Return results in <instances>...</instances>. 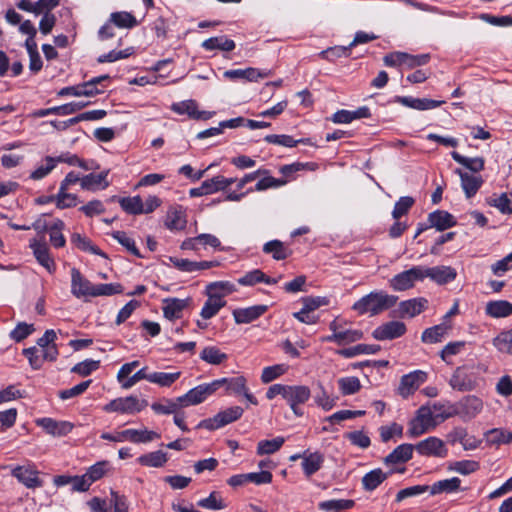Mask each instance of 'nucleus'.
Instances as JSON below:
<instances>
[{
    "instance_id": "37998d69",
    "label": "nucleus",
    "mask_w": 512,
    "mask_h": 512,
    "mask_svg": "<svg viewBox=\"0 0 512 512\" xmlns=\"http://www.w3.org/2000/svg\"><path fill=\"white\" fill-rule=\"evenodd\" d=\"M454 441H458L463 446L464 450H474L481 443V440L477 439L473 435L468 434L464 428L455 429Z\"/></svg>"
},
{
    "instance_id": "e433bc0d",
    "label": "nucleus",
    "mask_w": 512,
    "mask_h": 512,
    "mask_svg": "<svg viewBox=\"0 0 512 512\" xmlns=\"http://www.w3.org/2000/svg\"><path fill=\"white\" fill-rule=\"evenodd\" d=\"M207 295L208 299L205 302L200 313L203 319H210L214 317L219 312V310L226 304V302L220 299L219 297L213 296L210 293H207Z\"/></svg>"
},
{
    "instance_id": "423d86ee",
    "label": "nucleus",
    "mask_w": 512,
    "mask_h": 512,
    "mask_svg": "<svg viewBox=\"0 0 512 512\" xmlns=\"http://www.w3.org/2000/svg\"><path fill=\"white\" fill-rule=\"evenodd\" d=\"M415 281H423L421 266H413L412 268L395 275L390 279L389 283L393 290L405 291L412 288Z\"/></svg>"
},
{
    "instance_id": "052dcab7",
    "label": "nucleus",
    "mask_w": 512,
    "mask_h": 512,
    "mask_svg": "<svg viewBox=\"0 0 512 512\" xmlns=\"http://www.w3.org/2000/svg\"><path fill=\"white\" fill-rule=\"evenodd\" d=\"M123 292V287L119 283H106L96 284L94 290V296H112Z\"/></svg>"
},
{
    "instance_id": "a19ab883",
    "label": "nucleus",
    "mask_w": 512,
    "mask_h": 512,
    "mask_svg": "<svg viewBox=\"0 0 512 512\" xmlns=\"http://www.w3.org/2000/svg\"><path fill=\"white\" fill-rule=\"evenodd\" d=\"M164 403L155 402L151 405L152 410L157 414H175L180 408H183L182 402H179V397L176 399H163Z\"/></svg>"
},
{
    "instance_id": "bb28decb",
    "label": "nucleus",
    "mask_w": 512,
    "mask_h": 512,
    "mask_svg": "<svg viewBox=\"0 0 512 512\" xmlns=\"http://www.w3.org/2000/svg\"><path fill=\"white\" fill-rule=\"evenodd\" d=\"M324 462V457L319 452H313L310 453L308 451H305L302 454V469L304 471V474L307 477L312 476L314 473H316L321 467Z\"/></svg>"
},
{
    "instance_id": "5701e85b",
    "label": "nucleus",
    "mask_w": 512,
    "mask_h": 512,
    "mask_svg": "<svg viewBox=\"0 0 512 512\" xmlns=\"http://www.w3.org/2000/svg\"><path fill=\"white\" fill-rule=\"evenodd\" d=\"M110 170H104L99 174L90 173L81 178V188L84 190L94 191L97 188L105 189L110 183L107 180Z\"/></svg>"
},
{
    "instance_id": "338daca9",
    "label": "nucleus",
    "mask_w": 512,
    "mask_h": 512,
    "mask_svg": "<svg viewBox=\"0 0 512 512\" xmlns=\"http://www.w3.org/2000/svg\"><path fill=\"white\" fill-rule=\"evenodd\" d=\"M351 47L348 46H335L330 47L320 53L322 58L333 61L335 58L348 57L350 55Z\"/></svg>"
},
{
    "instance_id": "6e6552de",
    "label": "nucleus",
    "mask_w": 512,
    "mask_h": 512,
    "mask_svg": "<svg viewBox=\"0 0 512 512\" xmlns=\"http://www.w3.org/2000/svg\"><path fill=\"white\" fill-rule=\"evenodd\" d=\"M95 285L92 284L77 268L71 269V293L76 298L93 297Z\"/></svg>"
},
{
    "instance_id": "2eb2a0df",
    "label": "nucleus",
    "mask_w": 512,
    "mask_h": 512,
    "mask_svg": "<svg viewBox=\"0 0 512 512\" xmlns=\"http://www.w3.org/2000/svg\"><path fill=\"white\" fill-rule=\"evenodd\" d=\"M427 304H428L427 299H425L423 297L413 298V299H409L406 301H402L399 303V306L397 309L398 317H400V318L415 317L427 308Z\"/></svg>"
},
{
    "instance_id": "20e7f679",
    "label": "nucleus",
    "mask_w": 512,
    "mask_h": 512,
    "mask_svg": "<svg viewBox=\"0 0 512 512\" xmlns=\"http://www.w3.org/2000/svg\"><path fill=\"white\" fill-rule=\"evenodd\" d=\"M422 280L429 278L438 285H445L454 281L457 277L455 268L446 265L433 267L421 266Z\"/></svg>"
},
{
    "instance_id": "7c9ffc66",
    "label": "nucleus",
    "mask_w": 512,
    "mask_h": 512,
    "mask_svg": "<svg viewBox=\"0 0 512 512\" xmlns=\"http://www.w3.org/2000/svg\"><path fill=\"white\" fill-rule=\"evenodd\" d=\"M71 242L82 251L89 252L94 255H99L104 258L107 257V255L100 248L94 245L89 238L79 233H73L71 235Z\"/></svg>"
},
{
    "instance_id": "6ab92c4d",
    "label": "nucleus",
    "mask_w": 512,
    "mask_h": 512,
    "mask_svg": "<svg viewBox=\"0 0 512 512\" xmlns=\"http://www.w3.org/2000/svg\"><path fill=\"white\" fill-rule=\"evenodd\" d=\"M429 227L444 231L457 224L455 217L447 211L436 210L428 215Z\"/></svg>"
},
{
    "instance_id": "603ef678",
    "label": "nucleus",
    "mask_w": 512,
    "mask_h": 512,
    "mask_svg": "<svg viewBox=\"0 0 512 512\" xmlns=\"http://www.w3.org/2000/svg\"><path fill=\"white\" fill-rule=\"evenodd\" d=\"M285 439L283 437H276L272 440H262L257 445L258 455H269L277 452L284 444Z\"/></svg>"
},
{
    "instance_id": "de8ad7c7",
    "label": "nucleus",
    "mask_w": 512,
    "mask_h": 512,
    "mask_svg": "<svg viewBox=\"0 0 512 512\" xmlns=\"http://www.w3.org/2000/svg\"><path fill=\"white\" fill-rule=\"evenodd\" d=\"M110 23L119 28H133L137 25V20L129 12H114L110 15Z\"/></svg>"
},
{
    "instance_id": "58836bf2",
    "label": "nucleus",
    "mask_w": 512,
    "mask_h": 512,
    "mask_svg": "<svg viewBox=\"0 0 512 512\" xmlns=\"http://www.w3.org/2000/svg\"><path fill=\"white\" fill-rule=\"evenodd\" d=\"M181 376V372L165 373L153 372L149 373L148 381L161 387H171Z\"/></svg>"
},
{
    "instance_id": "39448f33",
    "label": "nucleus",
    "mask_w": 512,
    "mask_h": 512,
    "mask_svg": "<svg viewBox=\"0 0 512 512\" xmlns=\"http://www.w3.org/2000/svg\"><path fill=\"white\" fill-rule=\"evenodd\" d=\"M311 395L309 387L304 385H287L284 399L289 404L296 416H302L303 411L299 408L300 404H304Z\"/></svg>"
},
{
    "instance_id": "b1692460",
    "label": "nucleus",
    "mask_w": 512,
    "mask_h": 512,
    "mask_svg": "<svg viewBox=\"0 0 512 512\" xmlns=\"http://www.w3.org/2000/svg\"><path fill=\"white\" fill-rule=\"evenodd\" d=\"M456 173L460 176L461 186L465 192L467 198L473 197L483 183L481 176L471 175L467 172H463L460 169L456 170Z\"/></svg>"
},
{
    "instance_id": "c03bdc74",
    "label": "nucleus",
    "mask_w": 512,
    "mask_h": 512,
    "mask_svg": "<svg viewBox=\"0 0 512 512\" xmlns=\"http://www.w3.org/2000/svg\"><path fill=\"white\" fill-rule=\"evenodd\" d=\"M355 501L351 499H333L323 501L318 504V507L322 511H341L353 508Z\"/></svg>"
},
{
    "instance_id": "9b49d317",
    "label": "nucleus",
    "mask_w": 512,
    "mask_h": 512,
    "mask_svg": "<svg viewBox=\"0 0 512 512\" xmlns=\"http://www.w3.org/2000/svg\"><path fill=\"white\" fill-rule=\"evenodd\" d=\"M452 389L460 392L472 391L476 387V381L466 367H457L453 372L450 381Z\"/></svg>"
},
{
    "instance_id": "dca6fc26",
    "label": "nucleus",
    "mask_w": 512,
    "mask_h": 512,
    "mask_svg": "<svg viewBox=\"0 0 512 512\" xmlns=\"http://www.w3.org/2000/svg\"><path fill=\"white\" fill-rule=\"evenodd\" d=\"M406 469L390 470L389 472H383L382 469L377 468L366 473L362 478V486L366 491L375 490L380 484H382L392 473L399 472L403 473Z\"/></svg>"
},
{
    "instance_id": "0eeeda50",
    "label": "nucleus",
    "mask_w": 512,
    "mask_h": 512,
    "mask_svg": "<svg viewBox=\"0 0 512 512\" xmlns=\"http://www.w3.org/2000/svg\"><path fill=\"white\" fill-rule=\"evenodd\" d=\"M414 449L421 456L425 457L444 458L448 453L444 441L434 436H430L418 442L416 445H414Z\"/></svg>"
},
{
    "instance_id": "7ed1b4c3",
    "label": "nucleus",
    "mask_w": 512,
    "mask_h": 512,
    "mask_svg": "<svg viewBox=\"0 0 512 512\" xmlns=\"http://www.w3.org/2000/svg\"><path fill=\"white\" fill-rule=\"evenodd\" d=\"M148 405L146 400H139L136 396L120 397L110 401L104 406L106 412H119L122 414H135Z\"/></svg>"
},
{
    "instance_id": "ddd939ff",
    "label": "nucleus",
    "mask_w": 512,
    "mask_h": 512,
    "mask_svg": "<svg viewBox=\"0 0 512 512\" xmlns=\"http://www.w3.org/2000/svg\"><path fill=\"white\" fill-rule=\"evenodd\" d=\"M425 374L422 371H415L409 374L403 375L400 380L398 387V393L407 398L413 394L419 386L424 382Z\"/></svg>"
},
{
    "instance_id": "4be33fe9",
    "label": "nucleus",
    "mask_w": 512,
    "mask_h": 512,
    "mask_svg": "<svg viewBox=\"0 0 512 512\" xmlns=\"http://www.w3.org/2000/svg\"><path fill=\"white\" fill-rule=\"evenodd\" d=\"M414 445L412 444H401L397 446L389 455H387L383 462L385 465L402 464L408 462L414 451Z\"/></svg>"
},
{
    "instance_id": "412c9836",
    "label": "nucleus",
    "mask_w": 512,
    "mask_h": 512,
    "mask_svg": "<svg viewBox=\"0 0 512 512\" xmlns=\"http://www.w3.org/2000/svg\"><path fill=\"white\" fill-rule=\"evenodd\" d=\"M30 247L32 248L37 261L52 273L55 270V262L49 254V249L46 243H41L34 239L30 242Z\"/></svg>"
},
{
    "instance_id": "a878e982",
    "label": "nucleus",
    "mask_w": 512,
    "mask_h": 512,
    "mask_svg": "<svg viewBox=\"0 0 512 512\" xmlns=\"http://www.w3.org/2000/svg\"><path fill=\"white\" fill-rule=\"evenodd\" d=\"M212 385L215 387V392L221 387H225L227 392L241 394L242 391H245L246 379L244 376L221 378L212 381Z\"/></svg>"
},
{
    "instance_id": "f03ea898",
    "label": "nucleus",
    "mask_w": 512,
    "mask_h": 512,
    "mask_svg": "<svg viewBox=\"0 0 512 512\" xmlns=\"http://www.w3.org/2000/svg\"><path fill=\"white\" fill-rule=\"evenodd\" d=\"M243 412L244 410L240 406L229 407L220 411L212 418L200 421L197 428H204L210 431L219 429L238 420L243 415Z\"/></svg>"
},
{
    "instance_id": "e2e57ef3",
    "label": "nucleus",
    "mask_w": 512,
    "mask_h": 512,
    "mask_svg": "<svg viewBox=\"0 0 512 512\" xmlns=\"http://www.w3.org/2000/svg\"><path fill=\"white\" fill-rule=\"evenodd\" d=\"M134 53V49L132 47L126 48L124 50L115 51L112 50L107 54H103L98 57V63H106V62H115L117 60L126 59Z\"/></svg>"
},
{
    "instance_id": "1a4fd4ad",
    "label": "nucleus",
    "mask_w": 512,
    "mask_h": 512,
    "mask_svg": "<svg viewBox=\"0 0 512 512\" xmlns=\"http://www.w3.org/2000/svg\"><path fill=\"white\" fill-rule=\"evenodd\" d=\"M215 393V387L211 383H205L190 389L186 394L179 397L183 407L197 405L206 400V398Z\"/></svg>"
},
{
    "instance_id": "9d476101",
    "label": "nucleus",
    "mask_w": 512,
    "mask_h": 512,
    "mask_svg": "<svg viewBox=\"0 0 512 512\" xmlns=\"http://www.w3.org/2000/svg\"><path fill=\"white\" fill-rule=\"evenodd\" d=\"M406 332V325L400 321H389L378 326L372 333L374 339L379 341L393 340Z\"/></svg>"
},
{
    "instance_id": "8fccbe9b",
    "label": "nucleus",
    "mask_w": 512,
    "mask_h": 512,
    "mask_svg": "<svg viewBox=\"0 0 512 512\" xmlns=\"http://www.w3.org/2000/svg\"><path fill=\"white\" fill-rule=\"evenodd\" d=\"M264 140L267 143L281 145V146H285V147H295L299 143L306 144L309 142V139L295 140V139H293L292 136L284 135V134L283 135L270 134V135L265 136Z\"/></svg>"
},
{
    "instance_id": "5fc2aeb1",
    "label": "nucleus",
    "mask_w": 512,
    "mask_h": 512,
    "mask_svg": "<svg viewBox=\"0 0 512 512\" xmlns=\"http://www.w3.org/2000/svg\"><path fill=\"white\" fill-rule=\"evenodd\" d=\"M112 237L117 240L122 246H124L132 255L137 258H143L144 256L140 253L136 247L135 241L127 236L124 231H115L112 233Z\"/></svg>"
},
{
    "instance_id": "f704fd0d",
    "label": "nucleus",
    "mask_w": 512,
    "mask_h": 512,
    "mask_svg": "<svg viewBox=\"0 0 512 512\" xmlns=\"http://www.w3.org/2000/svg\"><path fill=\"white\" fill-rule=\"evenodd\" d=\"M202 47L206 50L218 49L228 52L235 49V42L224 36L211 37L202 42Z\"/></svg>"
},
{
    "instance_id": "4d7b16f0",
    "label": "nucleus",
    "mask_w": 512,
    "mask_h": 512,
    "mask_svg": "<svg viewBox=\"0 0 512 512\" xmlns=\"http://www.w3.org/2000/svg\"><path fill=\"white\" fill-rule=\"evenodd\" d=\"M338 385L343 395H352L361 389V383L357 377L340 378L338 380Z\"/></svg>"
},
{
    "instance_id": "c85d7f7f",
    "label": "nucleus",
    "mask_w": 512,
    "mask_h": 512,
    "mask_svg": "<svg viewBox=\"0 0 512 512\" xmlns=\"http://www.w3.org/2000/svg\"><path fill=\"white\" fill-rule=\"evenodd\" d=\"M461 480L458 477L440 480L429 486V494L435 496L441 493H453L460 489Z\"/></svg>"
},
{
    "instance_id": "3c124183",
    "label": "nucleus",
    "mask_w": 512,
    "mask_h": 512,
    "mask_svg": "<svg viewBox=\"0 0 512 512\" xmlns=\"http://www.w3.org/2000/svg\"><path fill=\"white\" fill-rule=\"evenodd\" d=\"M446 332L447 327L444 324L435 325L424 330L421 339L425 343H437L442 340Z\"/></svg>"
},
{
    "instance_id": "680f3d73",
    "label": "nucleus",
    "mask_w": 512,
    "mask_h": 512,
    "mask_svg": "<svg viewBox=\"0 0 512 512\" xmlns=\"http://www.w3.org/2000/svg\"><path fill=\"white\" fill-rule=\"evenodd\" d=\"M414 199L410 196H404L401 197L394 206V209L392 211V217L395 220H398L403 215L407 214L410 208L414 204Z\"/></svg>"
},
{
    "instance_id": "72a5a7b5",
    "label": "nucleus",
    "mask_w": 512,
    "mask_h": 512,
    "mask_svg": "<svg viewBox=\"0 0 512 512\" xmlns=\"http://www.w3.org/2000/svg\"><path fill=\"white\" fill-rule=\"evenodd\" d=\"M380 349V346L375 344H358L350 348L340 349L337 353L345 358H352L360 354H375Z\"/></svg>"
},
{
    "instance_id": "864d4df0",
    "label": "nucleus",
    "mask_w": 512,
    "mask_h": 512,
    "mask_svg": "<svg viewBox=\"0 0 512 512\" xmlns=\"http://www.w3.org/2000/svg\"><path fill=\"white\" fill-rule=\"evenodd\" d=\"M498 351L512 355V329L501 332L493 339Z\"/></svg>"
},
{
    "instance_id": "0e129e2a",
    "label": "nucleus",
    "mask_w": 512,
    "mask_h": 512,
    "mask_svg": "<svg viewBox=\"0 0 512 512\" xmlns=\"http://www.w3.org/2000/svg\"><path fill=\"white\" fill-rule=\"evenodd\" d=\"M99 366H100V361L87 359L80 363H77L71 369V371L85 377V376L90 375L93 371L97 370L99 368Z\"/></svg>"
},
{
    "instance_id": "09e8293b",
    "label": "nucleus",
    "mask_w": 512,
    "mask_h": 512,
    "mask_svg": "<svg viewBox=\"0 0 512 512\" xmlns=\"http://www.w3.org/2000/svg\"><path fill=\"white\" fill-rule=\"evenodd\" d=\"M197 505L209 510H221L227 507L226 503L220 496V493L217 491H213L207 498L199 500Z\"/></svg>"
},
{
    "instance_id": "4468645a",
    "label": "nucleus",
    "mask_w": 512,
    "mask_h": 512,
    "mask_svg": "<svg viewBox=\"0 0 512 512\" xmlns=\"http://www.w3.org/2000/svg\"><path fill=\"white\" fill-rule=\"evenodd\" d=\"M164 225L170 231H181L186 228L187 218L182 206H172L168 209Z\"/></svg>"
},
{
    "instance_id": "aec40b11",
    "label": "nucleus",
    "mask_w": 512,
    "mask_h": 512,
    "mask_svg": "<svg viewBox=\"0 0 512 512\" xmlns=\"http://www.w3.org/2000/svg\"><path fill=\"white\" fill-rule=\"evenodd\" d=\"M395 101L402 105L416 109V110H429L439 107L444 101L432 100L427 98H413L409 96H397Z\"/></svg>"
},
{
    "instance_id": "79ce46f5",
    "label": "nucleus",
    "mask_w": 512,
    "mask_h": 512,
    "mask_svg": "<svg viewBox=\"0 0 512 512\" xmlns=\"http://www.w3.org/2000/svg\"><path fill=\"white\" fill-rule=\"evenodd\" d=\"M451 416L450 413H436L432 410L430 407L422 406L417 411L416 418L423 423H425L427 426L431 425L432 422H437L438 420H445Z\"/></svg>"
},
{
    "instance_id": "cd10ccee",
    "label": "nucleus",
    "mask_w": 512,
    "mask_h": 512,
    "mask_svg": "<svg viewBox=\"0 0 512 512\" xmlns=\"http://www.w3.org/2000/svg\"><path fill=\"white\" fill-rule=\"evenodd\" d=\"M363 338V332L361 330H344L336 334H331L323 337L322 342H334L338 345H346L349 343L356 342Z\"/></svg>"
},
{
    "instance_id": "393cba45",
    "label": "nucleus",
    "mask_w": 512,
    "mask_h": 512,
    "mask_svg": "<svg viewBox=\"0 0 512 512\" xmlns=\"http://www.w3.org/2000/svg\"><path fill=\"white\" fill-rule=\"evenodd\" d=\"M163 314L169 320L178 319L187 307L189 299L167 298L164 301Z\"/></svg>"
},
{
    "instance_id": "ea45409f",
    "label": "nucleus",
    "mask_w": 512,
    "mask_h": 512,
    "mask_svg": "<svg viewBox=\"0 0 512 512\" xmlns=\"http://www.w3.org/2000/svg\"><path fill=\"white\" fill-rule=\"evenodd\" d=\"M263 252L266 254H272L273 259L275 260H284L288 258L291 254L283 244V242L279 240H272L264 244Z\"/></svg>"
},
{
    "instance_id": "13d9d810",
    "label": "nucleus",
    "mask_w": 512,
    "mask_h": 512,
    "mask_svg": "<svg viewBox=\"0 0 512 512\" xmlns=\"http://www.w3.org/2000/svg\"><path fill=\"white\" fill-rule=\"evenodd\" d=\"M197 102L195 100H185L171 105V110L179 115L187 114L190 118L194 119L197 110Z\"/></svg>"
},
{
    "instance_id": "a211bd4d",
    "label": "nucleus",
    "mask_w": 512,
    "mask_h": 512,
    "mask_svg": "<svg viewBox=\"0 0 512 512\" xmlns=\"http://www.w3.org/2000/svg\"><path fill=\"white\" fill-rule=\"evenodd\" d=\"M268 307L266 305H254L247 308H239L233 311V317L237 324H247L262 316Z\"/></svg>"
},
{
    "instance_id": "c9c22d12",
    "label": "nucleus",
    "mask_w": 512,
    "mask_h": 512,
    "mask_svg": "<svg viewBox=\"0 0 512 512\" xmlns=\"http://www.w3.org/2000/svg\"><path fill=\"white\" fill-rule=\"evenodd\" d=\"M452 158L470 171L477 173L484 169L485 160L482 157L469 158L462 156L456 151L451 153Z\"/></svg>"
},
{
    "instance_id": "f8f14e48",
    "label": "nucleus",
    "mask_w": 512,
    "mask_h": 512,
    "mask_svg": "<svg viewBox=\"0 0 512 512\" xmlns=\"http://www.w3.org/2000/svg\"><path fill=\"white\" fill-rule=\"evenodd\" d=\"M11 474L27 488L33 489L43 485L42 480L38 477L39 472L31 466H16L12 469Z\"/></svg>"
},
{
    "instance_id": "f257e3e1",
    "label": "nucleus",
    "mask_w": 512,
    "mask_h": 512,
    "mask_svg": "<svg viewBox=\"0 0 512 512\" xmlns=\"http://www.w3.org/2000/svg\"><path fill=\"white\" fill-rule=\"evenodd\" d=\"M397 300L398 297L395 295H389L383 291H373L356 301L352 309L360 315L369 313L371 316H375L393 307Z\"/></svg>"
},
{
    "instance_id": "774afa93",
    "label": "nucleus",
    "mask_w": 512,
    "mask_h": 512,
    "mask_svg": "<svg viewBox=\"0 0 512 512\" xmlns=\"http://www.w3.org/2000/svg\"><path fill=\"white\" fill-rule=\"evenodd\" d=\"M46 165H41L35 169L31 174L30 178L33 180H40L46 177L55 167L56 159L51 156L45 158Z\"/></svg>"
},
{
    "instance_id": "2f4dec72",
    "label": "nucleus",
    "mask_w": 512,
    "mask_h": 512,
    "mask_svg": "<svg viewBox=\"0 0 512 512\" xmlns=\"http://www.w3.org/2000/svg\"><path fill=\"white\" fill-rule=\"evenodd\" d=\"M200 359L208 364L220 365L228 359V355L216 346H207L201 351Z\"/></svg>"
},
{
    "instance_id": "bf43d9fd",
    "label": "nucleus",
    "mask_w": 512,
    "mask_h": 512,
    "mask_svg": "<svg viewBox=\"0 0 512 512\" xmlns=\"http://www.w3.org/2000/svg\"><path fill=\"white\" fill-rule=\"evenodd\" d=\"M287 370V366L284 364H277L273 366L265 367L261 374V381L263 383H270L276 378L283 375Z\"/></svg>"
},
{
    "instance_id": "a18cd8bd",
    "label": "nucleus",
    "mask_w": 512,
    "mask_h": 512,
    "mask_svg": "<svg viewBox=\"0 0 512 512\" xmlns=\"http://www.w3.org/2000/svg\"><path fill=\"white\" fill-rule=\"evenodd\" d=\"M121 208L128 214L139 215L143 214L142 198L140 196L122 197L118 199Z\"/></svg>"
},
{
    "instance_id": "4c0bfd02",
    "label": "nucleus",
    "mask_w": 512,
    "mask_h": 512,
    "mask_svg": "<svg viewBox=\"0 0 512 512\" xmlns=\"http://www.w3.org/2000/svg\"><path fill=\"white\" fill-rule=\"evenodd\" d=\"M235 182V178H225L224 176L218 175L211 179L205 180L203 182V189H206L208 194H212L226 189Z\"/></svg>"
},
{
    "instance_id": "6e6d98bb",
    "label": "nucleus",
    "mask_w": 512,
    "mask_h": 512,
    "mask_svg": "<svg viewBox=\"0 0 512 512\" xmlns=\"http://www.w3.org/2000/svg\"><path fill=\"white\" fill-rule=\"evenodd\" d=\"M138 436H139L138 430H136V429H127V430L118 432L116 435H112L107 432H104L101 434L102 439L113 441V442H122L125 440H129L133 443H137Z\"/></svg>"
},
{
    "instance_id": "f3484780",
    "label": "nucleus",
    "mask_w": 512,
    "mask_h": 512,
    "mask_svg": "<svg viewBox=\"0 0 512 512\" xmlns=\"http://www.w3.org/2000/svg\"><path fill=\"white\" fill-rule=\"evenodd\" d=\"M37 425L42 427L52 436H65L73 429V424L67 421H56L52 418H41L36 421Z\"/></svg>"
},
{
    "instance_id": "49530a36",
    "label": "nucleus",
    "mask_w": 512,
    "mask_h": 512,
    "mask_svg": "<svg viewBox=\"0 0 512 512\" xmlns=\"http://www.w3.org/2000/svg\"><path fill=\"white\" fill-rule=\"evenodd\" d=\"M207 293L222 299L223 296L236 290L235 285L229 281L212 282L206 287Z\"/></svg>"
},
{
    "instance_id": "69168bd1",
    "label": "nucleus",
    "mask_w": 512,
    "mask_h": 512,
    "mask_svg": "<svg viewBox=\"0 0 512 512\" xmlns=\"http://www.w3.org/2000/svg\"><path fill=\"white\" fill-rule=\"evenodd\" d=\"M91 382L92 380L83 381L72 388L59 391L58 395L62 400H68L70 398L77 397L83 394L88 389Z\"/></svg>"
},
{
    "instance_id": "473e14b6",
    "label": "nucleus",
    "mask_w": 512,
    "mask_h": 512,
    "mask_svg": "<svg viewBox=\"0 0 512 512\" xmlns=\"http://www.w3.org/2000/svg\"><path fill=\"white\" fill-rule=\"evenodd\" d=\"M167 460V454L161 450L143 454L138 458V462L142 466L155 468L164 466Z\"/></svg>"
},
{
    "instance_id": "c756f323",
    "label": "nucleus",
    "mask_w": 512,
    "mask_h": 512,
    "mask_svg": "<svg viewBox=\"0 0 512 512\" xmlns=\"http://www.w3.org/2000/svg\"><path fill=\"white\" fill-rule=\"evenodd\" d=\"M486 313L493 318L510 316L512 304L506 300L490 301L486 305Z\"/></svg>"
}]
</instances>
